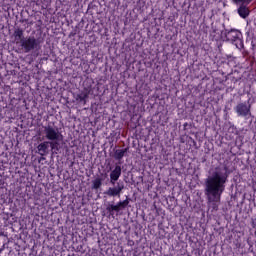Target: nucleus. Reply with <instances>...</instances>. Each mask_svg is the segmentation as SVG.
<instances>
[{
	"label": "nucleus",
	"instance_id": "nucleus-4",
	"mask_svg": "<svg viewBox=\"0 0 256 256\" xmlns=\"http://www.w3.org/2000/svg\"><path fill=\"white\" fill-rule=\"evenodd\" d=\"M235 5H239L238 8V15L242 18V19H247V16L249 15L250 11L249 8L247 7V5H251V3H253V0H232Z\"/></svg>",
	"mask_w": 256,
	"mask_h": 256
},
{
	"label": "nucleus",
	"instance_id": "nucleus-11",
	"mask_svg": "<svg viewBox=\"0 0 256 256\" xmlns=\"http://www.w3.org/2000/svg\"><path fill=\"white\" fill-rule=\"evenodd\" d=\"M129 205V199H125L123 201H119L117 204H113V209L115 213H119L122 209H126Z\"/></svg>",
	"mask_w": 256,
	"mask_h": 256
},
{
	"label": "nucleus",
	"instance_id": "nucleus-15",
	"mask_svg": "<svg viewBox=\"0 0 256 256\" xmlns=\"http://www.w3.org/2000/svg\"><path fill=\"white\" fill-rule=\"evenodd\" d=\"M106 211L109 213V217L115 219V209H113V204H108L106 207Z\"/></svg>",
	"mask_w": 256,
	"mask_h": 256
},
{
	"label": "nucleus",
	"instance_id": "nucleus-10",
	"mask_svg": "<svg viewBox=\"0 0 256 256\" xmlns=\"http://www.w3.org/2000/svg\"><path fill=\"white\" fill-rule=\"evenodd\" d=\"M89 91L83 90L81 93L76 95V101L78 103H83V105H87V99H89Z\"/></svg>",
	"mask_w": 256,
	"mask_h": 256
},
{
	"label": "nucleus",
	"instance_id": "nucleus-9",
	"mask_svg": "<svg viewBox=\"0 0 256 256\" xmlns=\"http://www.w3.org/2000/svg\"><path fill=\"white\" fill-rule=\"evenodd\" d=\"M49 141H44L41 142L38 146H37V153L38 155H40L41 157H45L46 155H49Z\"/></svg>",
	"mask_w": 256,
	"mask_h": 256
},
{
	"label": "nucleus",
	"instance_id": "nucleus-12",
	"mask_svg": "<svg viewBox=\"0 0 256 256\" xmlns=\"http://www.w3.org/2000/svg\"><path fill=\"white\" fill-rule=\"evenodd\" d=\"M127 151H129V147L114 150V159L116 161H121L125 157Z\"/></svg>",
	"mask_w": 256,
	"mask_h": 256
},
{
	"label": "nucleus",
	"instance_id": "nucleus-3",
	"mask_svg": "<svg viewBox=\"0 0 256 256\" xmlns=\"http://www.w3.org/2000/svg\"><path fill=\"white\" fill-rule=\"evenodd\" d=\"M224 35L226 37V41L232 43L237 48L243 47V33L238 29H225Z\"/></svg>",
	"mask_w": 256,
	"mask_h": 256
},
{
	"label": "nucleus",
	"instance_id": "nucleus-7",
	"mask_svg": "<svg viewBox=\"0 0 256 256\" xmlns=\"http://www.w3.org/2000/svg\"><path fill=\"white\" fill-rule=\"evenodd\" d=\"M125 189V186L123 184H118L117 187H110L106 192H104V195H108V197H121V191Z\"/></svg>",
	"mask_w": 256,
	"mask_h": 256
},
{
	"label": "nucleus",
	"instance_id": "nucleus-16",
	"mask_svg": "<svg viewBox=\"0 0 256 256\" xmlns=\"http://www.w3.org/2000/svg\"><path fill=\"white\" fill-rule=\"evenodd\" d=\"M212 41H218V39L215 36H213Z\"/></svg>",
	"mask_w": 256,
	"mask_h": 256
},
{
	"label": "nucleus",
	"instance_id": "nucleus-2",
	"mask_svg": "<svg viewBox=\"0 0 256 256\" xmlns=\"http://www.w3.org/2000/svg\"><path fill=\"white\" fill-rule=\"evenodd\" d=\"M14 39L16 45H18L24 53H31V51H39L41 49V42L34 36L25 37L22 29L14 31Z\"/></svg>",
	"mask_w": 256,
	"mask_h": 256
},
{
	"label": "nucleus",
	"instance_id": "nucleus-14",
	"mask_svg": "<svg viewBox=\"0 0 256 256\" xmlns=\"http://www.w3.org/2000/svg\"><path fill=\"white\" fill-rule=\"evenodd\" d=\"M101 185H103V181L101 180V178H96L92 183L93 189H100Z\"/></svg>",
	"mask_w": 256,
	"mask_h": 256
},
{
	"label": "nucleus",
	"instance_id": "nucleus-1",
	"mask_svg": "<svg viewBox=\"0 0 256 256\" xmlns=\"http://www.w3.org/2000/svg\"><path fill=\"white\" fill-rule=\"evenodd\" d=\"M227 179H229V168H227V166L224 167V172L216 170L206 179L205 195L212 213L213 211H219L221 195L225 192Z\"/></svg>",
	"mask_w": 256,
	"mask_h": 256
},
{
	"label": "nucleus",
	"instance_id": "nucleus-5",
	"mask_svg": "<svg viewBox=\"0 0 256 256\" xmlns=\"http://www.w3.org/2000/svg\"><path fill=\"white\" fill-rule=\"evenodd\" d=\"M238 117H249L251 115V105H247V102H241L234 108Z\"/></svg>",
	"mask_w": 256,
	"mask_h": 256
},
{
	"label": "nucleus",
	"instance_id": "nucleus-8",
	"mask_svg": "<svg viewBox=\"0 0 256 256\" xmlns=\"http://www.w3.org/2000/svg\"><path fill=\"white\" fill-rule=\"evenodd\" d=\"M122 168L121 165L116 164L114 169L110 172V183L115 185L117 181H119V177H121Z\"/></svg>",
	"mask_w": 256,
	"mask_h": 256
},
{
	"label": "nucleus",
	"instance_id": "nucleus-13",
	"mask_svg": "<svg viewBox=\"0 0 256 256\" xmlns=\"http://www.w3.org/2000/svg\"><path fill=\"white\" fill-rule=\"evenodd\" d=\"M49 145L52 149V152L55 153L56 155L59 153V151H61V144H59V142H57V140L50 142Z\"/></svg>",
	"mask_w": 256,
	"mask_h": 256
},
{
	"label": "nucleus",
	"instance_id": "nucleus-6",
	"mask_svg": "<svg viewBox=\"0 0 256 256\" xmlns=\"http://www.w3.org/2000/svg\"><path fill=\"white\" fill-rule=\"evenodd\" d=\"M44 133L48 141H59V139H61V133L55 130V128H53L52 126L44 127Z\"/></svg>",
	"mask_w": 256,
	"mask_h": 256
}]
</instances>
